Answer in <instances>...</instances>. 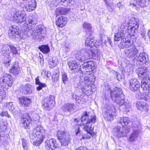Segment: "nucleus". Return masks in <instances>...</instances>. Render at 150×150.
Returning a JSON list of instances; mask_svg holds the SVG:
<instances>
[{
    "mask_svg": "<svg viewBox=\"0 0 150 150\" xmlns=\"http://www.w3.org/2000/svg\"><path fill=\"white\" fill-rule=\"evenodd\" d=\"M91 78L89 75V72L84 74L82 76H81L79 82L78 83L79 86H83L81 89L82 93L87 96L86 97H85L86 99L88 96L92 94L93 92L91 86L89 85L93 84L94 83L95 81V76H93ZM84 95L83 94V95Z\"/></svg>",
    "mask_w": 150,
    "mask_h": 150,
    "instance_id": "obj_1",
    "label": "nucleus"
},
{
    "mask_svg": "<svg viewBox=\"0 0 150 150\" xmlns=\"http://www.w3.org/2000/svg\"><path fill=\"white\" fill-rule=\"evenodd\" d=\"M69 68L75 73L79 72L80 73L86 72L88 73L92 70L93 67L94 63L92 61L84 62L81 65L77 64L76 60H71L67 62Z\"/></svg>",
    "mask_w": 150,
    "mask_h": 150,
    "instance_id": "obj_2",
    "label": "nucleus"
},
{
    "mask_svg": "<svg viewBox=\"0 0 150 150\" xmlns=\"http://www.w3.org/2000/svg\"><path fill=\"white\" fill-rule=\"evenodd\" d=\"M109 90L110 93V96L112 100L115 103L119 104L120 107L123 108L124 111H127V109L130 106L128 103L125 102L124 96L122 94V91L121 88L115 87L112 90H111L109 88L108 91Z\"/></svg>",
    "mask_w": 150,
    "mask_h": 150,
    "instance_id": "obj_3",
    "label": "nucleus"
},
{
    "mask_svg": "<svg viewBox=\"0 0 150 150\" xmlns=\"http://www.w3.org/2000/svg\"><path fill=\"white\" fill-rule=\"evenodd\" d=\"M1 53L3 55L8 58L7 61L4 62L5 66L7 67L11 64V58L12 57H17L20 54L16 47L11 44L3 45Z\"/></svg>",
    "mask_w": 150,
    "mask_h": 150,
    "instance_id": "obj_4",
    "label": "nucleus"
},
{
    "mask_svg": "<svg viewBox=\"0 0 150 150\" xmlns=\"http://www.w3.org/2000/svg\"><path fill=\"white\" fill-rule=\"evenodd\" d=\"M45 135V131L42 127L40 125L37 126L30 134V141L31 142H33L34 145L38 146L43 142Z\"/></svg>",
    "mask_w": 150,
    "mask_h": 150,
    "instance_id": "obj_5",
    "label": "nucleus"
},
{
    "mask_svg": "<svg viewBox=\"0 0 150 150\" xmlns=\"http://www.w3.org/2000/svg\"><path fill=\"white\" fill-rule=\"evenodd\" d=\"M103 116L107 120L110 121L113 119L114 115H115V108L112 104L109 102L106 103L103 107Z\"/></svg>",
    "mask_w": 150,
    "mask_h": 150,
    "instance_id": "obj_6",
    "label": "nucleus"
},
{
    "mask_svg": "<svg viewBox=\"0 0 150 150\" xmlns=\"http://www.w3.org/2000/svg\"><path fill=\"white\" fill-rule=\"evenodd\" d=\"M129 25L128 26L127 33L131 36H134L139 26V20L137 18H133L129 21Z\"/></svg>",
    "mask_w": 150,
    "mask_h": 150,
    "instance_id": "obj_7",
    "label": "nucleus"
},
{
    "mask_svg": "<svg viewBox=\"0 0 150 150\" xmlns=\"http://www.w3.org/2000/svg\"><path fill=\"white\" fill-rule=\"evenodd\" d=\"M37 20L36 19H32V18H29L28 21L26 22V24L27 26L25 30V33L27 35L30 37L32 36L33 38V36L35 35L34 32L35 31V30H33L32 29L37 23Z\"/></svg>",
    "mask_w": 150,
    "mask_h": 150,
    "instance_id": "obj_8",
    "label": "nucleus"
},
{
    "mask_svg": "<svg viewBox=\"0 0 150 150\" xmlns=\"http://www.w3.org/2000/svg\"><path fill=\"white\" fill-rule=\"evenodd\" d=\"M0 79V86L2 88H7L11 86L13 83V79L11 76L8 74H4Z\"/></svg>",
    "mask_w": 150,
    "mask_h": 150,
    "instance_id": "obj_9",
    "label": "nucleus"
},
{
    "mask_svg": "<svg viewBox=\"0 0 150 150\" xmlns=\"http://www.w3.org/2000/svg\"><path fill=\"white\" fill-rule=\"evenodd\" d=\"M57 136L62 146H66L70 142L69 135L66 134L63 132L58 130Z\"/></svg>",
    "mask_w": 150,
    "mask_h": 150,
    "instance_id": "obj_10",
    "label": "nucleus"
},
{
    "mask_svg": "<svg viewBox=\"0 0 150 150\" xmlns=\"http://www.w3.org/2000/svg\"><path fill=\"white\" fill-rule=\"evenodd\" d=\"M96 116H92L86 123H83V129L86 131L87 133L92 135L93 131V127H92V123H94L96 121Z\"/></svg>",
    "mask_w": 150,
    "mask_h": 150,
    "instance_id": "obj_11",
    "label": "nucleus"
},
{
    "mask_svg": "<svg viewBox=\"0 0 150 150\" xmlns=\"http://www.w3.org/2000/svg\"><path fill=\"white\" fill-rule=\"evenodd\" d=\"M148 61L149 57L147 54L144 53H142L138 55L137 54L133 59V62L134 65L138 66L140 65L141 62L145 63Z\"/></svg>",
    "mask_w": 150,
    "mask_h": 150,
    "instance_id": "obj_12",
    "label": "nucleus"
},
{
    "mask_svg": "<svg viewBox=\"0 0 150 150\" xmlns=\"http://www.w3.org/2000/svg\"><path fill=\"white\" fill-rule=\"evenodd\" d=\"M35 31L34 32L35 35L33 36V39L38 41L42 40L45 34V30L42 26L40 25L37 27Z\"/></svg>",
    "mask_w": 150,
    "mask_h": 150,
    "instance_id": "obj_13",
    "label": "nucleus"
},
{
    "mask_svg": "<svg viewBox=\"0 0 150 150\" xmlns=\"http://www.w3.org/2000/svg\"><path fill=\"white\" fill-rule=\"evenodd\" d=\"M31 117L29 114L24 113L21 117L20 124L25 129L28 128L31 123Z\"/></svg>",
    "mask_w": 150,
    "mask_h": 150,
    "instance_id": "obj_14",
    "label": "nucleus"
},
{
    "mask_svg": "<svg viewBox=\"0 0 150 150\" xmlns=\"http://www.w3.org/2000/svg\"><path fill=\"white\" fill-rule=\"evenodd\" d=\"M114 131L117 133V136L118 138L122 137H126L127 134L129 133L128 128L127 127L124 125L119 126L114 129Z\"/></svg>",
    "mask_w": 150,
    "mask_h": 150,
    "instance_id": "obj_15",
    "label": "nucleus"
},
{
    "mask_svg": "<svg viewBox=\"0 0 150 150\" xmlns=\"http://www.w3.org/2000/svg\"><path fill=\"white\" fill-rule=\"evenodd\" d=\"M129 87L131 90L134 92L136 91L139 96L140 94V83L135 78L129 80Z\"/></svg>",
    "mask_w": 150,
    "mask_h": 150,
    "instance_id": "obj_16",
    "label": "nucleus"
},
{
    "mask_svg": "<svg viewBox=\"0 0 150 150\" xmlns=\"http://www.w3.org/2000/svg\"><path fill=\"white\" fill-rule=\"evenodd\" d=\"M54 98L53 96H50L44 99L42 102V105L46 110H50L54 107L55 103L53 100Z\"/></svg>",
    "mask_w": 150,
    "mask_h": 150,
    "instance_id": "obj_17",
    "label": "nucleus"
},
{
    "mask_svg": "<svg viewBox=\"0 0 150 150\" xmlns=\"http://www.w3.org/2000/svg\"><path fill=\"white\" fill-rule=\"evenodd\" d=\"M13 18L18 23L24 22L26 20V14L24 11L16 10L14 12Z\"/></svg>",
    "mask_w": 150,
    "mask_h": 150,
    "instance_id": "obj_18",
    "label": "nucleus"
},
{
    "mask_svg": "<svg viewBox=\"0 0 150 150\" xmlns=\"http://www.w3.org/2000/svg\"><path fill=\"white\" fill-rule=\"evenodd\" d=\"M86 52V48H84L80 51H77L76 55V59L81 62L88 59V55Z\"/></svg>",
    "mask_w": 150,
    "mask_h": 150,
    "instance_id": "obj_19",
    "label": "nucleus"
},
{
    "mask_svg": "<svg viewBox=\"0 0 150 150\" xmlns=\"http://www.w3.org/2000/svg\"><path fill=\"white\" fill-rule=\"evenodd\" d=\"M139 77L140 79H142L144 80L149 74V71L146 67H142L138 68L136 70Z\"/></svg>",
    "mask_w": 150,
    "mask_h": 150,
    "instance_id": "obj_20",
    "label": "nucleus"
},
{
    "mask_svg": "<svg viewBox=\"0 0 150 150\" xmlns=\"http://www.w3.org/2000/svg\"><path fill=\"white\" fill-rule=\"evenodd\" d=\"M132 47L127 48L125 50V54L126 56L129 58H132L135 57L138 54V51L135 46H132Z\"/></svg>",
    "mask_w": 150,
    "mask_h": 150,
    "instance_id": "obj_21",
    "label": "nucleus"
},
{
    "mask_svg": "<svg viewBox=\"0 0 150 150\" xmlns=\"http://www.w3.org/2000/svg\"><path fill=\"white\" fill-rule=\"evenodd\" d=\"M127 37V33L125 31H119L117 33L115 34L114 41H121V42H122V41H125V38Z\"/></svg>",
    "mask_w": 150,
    "mask_h": 150,
    "instance_id": "obj_22",
    "label": "nucleus"
},
{
    "mask_svg": "<svg viewBox=\"0 0 150 150\" xmlns=\"http://www.w3.org/2000/svg\"><path fill=\"white\" fill-rule=\"evenodd\" d=\"M87 53H88L89 59H96V58H99L101 52L98 50H91L89 48L87 49Z\"/></svg>",
    "mask_w": 150,
    "mask_h": 150,
    "instance_id": "obj_23",
    "label": "nucleus"
},
{
    "mask_svg": "<svg viewBox=\"0 0 150 150\" xmlns=\"http://www.w3.org/2000/svg\"><path fill=\"white\" fill-rule=\"evenodd\" d=\"M98 42L95 39V38H91V37L87 38L85 42V47H90V48L92 47H95L98 48Z\"/></svg>",
    "mask_w": 150,
    "mask_h": 150,
    "instance_id": "obj_24",
    "label": "nucleus"
},
{
    "mask_svg": "<svg viewBox=\"0 0 150 150\" xmlns=\"http://www.w3.org/2000/svg\"><path fill=\"white\" fill-rule=\"evenodd\" d=\"M45 143L46 148L49 150H53L58 146L56 139H54L46 140Z\"/></svg>",
    "mask_w": 150,
    "mask_h": 150,
    "instance_id": "obj_25",
    "label": "nucleus"
},
{
    "mask_svg": "<svg viewBox=\"0 0 150 150\" xmlns=\"http://www.w3.org/2000/svg\"><path fill=\"white\" fill-rule=\"evenodd\" d=\"M132 125L133 132L130 136L129 138V140L130 142H134L137 139L139 133V130L138 129V128L137 127V125L133 123Z\"/></svg>",
    "mask_w": 150,
    "mask_h": 150,
    "instance_id": "obj_26",
    "label": "nucleus"
},
{
    "mask_svg": "<svg viewBox=\"0 0 150 150\" xmlns=\"http://www.w3.org/2000/svg\"><path fill=\"white\" fill-rule=\"evenodd\" d=\"M20 30L17 26L16 25L12 26L10 28L8 32V36L11 39H14L15 38L16 35L19 34Z\"/></svg>",
    "mask_w": 150,
    "mask_h": 150,
    "instance_id": "obj_27",
    "label": "nucleus"
},
{
    "mask_svg": "<svg viewBox=\"0 0 150 150\" xmlns=\"http://www.w3.org/2000/svg\"><path fill=\"white\" fill-rule=\"evenodd\" d=\"M36 6V1L35 0H30L24 4L23 7L28 11L33 10Z\"/></svg>",
    "mask_w": 150,
    "mask_h": 150,
    "instance_id": "obj_28",
    "label": "nucleus"
},
{
    "mask_svg": "<svg viewBox=\"0 0 150 150\" xmlns=\"http://www.w3.org/2000/svg\"><path fill=\"white\" fill-rule=\"evenodd\" d=\"M75 105L73 103H65L62 107V110L64 112H73L75 109Z\"/></svg>",
    "mask_w": 150,
    "mask_h": 150,
    "instance_id": "obj_29",
    "label": "nucleus"
},
{
    "mask_svg": "<svg viewBox=\"0 0 150 150\" xmlns=\"http://www.w3.org/2000/svg\"><path fill=\"white\" fill-rule=\"evenodd\" d=\"M137 109L142 111L147 112L149 109V106L146 103L143 101H137L136 103Z\"/></svg>",
    "mask_w": 150,
    "mask_h": 150,
    "instance_id": "obj_30",
    "label": "nucleus"
},
{
    "mask_svg": "<svg viewBox=\"0 0 150 150\" xmlns=\"http://www.w3.org/2000/svg\"><path fill=\"white\" fill-rule=\"evenodd\" d=\"M71 96L72 99L75 100L76 102L80 104H83L84 103L86 102V100L85 97H87L85 95H81L80 97H79L78 96L76 95L74 93H71Z\"/></svg>",
    "mask_w": 150,
    "mask_h": 150,
    "instance_id": "obj_31",
    "label": "nucleus"
},
{
    "mask_svg": "<svg viewBox=\"0 0 150 150\" xmlns=\"http://www.w3.org/2000/svg\"><path fill=\"white\" fill-rule=\"evenodd\" d=\"M21 70L22 68L18 66V62H15L10 69V72L14 75L17 76L20 73Z\"/></svg>",
    "mask_w": 150,
    "mask_h": 150,
    "instance_id": "obj_32",
    "label": "nucleus"
},
{
    "mask_svg": "<svg viewBox=\"0 0 150 150\" xmlns=\"http://www.w3.org/2000/svg\"><path fill=\"white\" fill-rule=\"evenodd\" d=\"M20 103L23 106L27 107L29 106L31 102V100L26 97L22 96L19 99Z\"/></svg>",
    "mask_w": 150,
    "mask_h": 150,
    "instance_id": "obj_33",
    "label": "nucleus"
},
{
    "mask_svg": "<svg viewBox=\"0 0 150 150\" xmlns=\"http://www.w3.org/2000/svg\"><path fill=\"white\" fill-rule=\"evenodd\" d=\"M125 41L120 42V43L118 45L119 47L122 49L124 48L128 47V48L132 47V46H134L130 42V41L129 39L127 37L125 38Z\"/></svg>",
    "mask_w": 150,
    "mask_h": 150,
    "instance_id": "obj_34",
    "label": "nucleus"
},
{
    "mask_svg": "<svg viewBox=\"0 0 150 150\" xmlns=\"http://www.w3.org/2000/svg\"><path fill=\"white\" fill-rule=\"evenodd\" d=\"M67 21V19L66 17L61 16L58 18L56 23L58 27L62 28L65 26Z\"/></svg>",
    "mask_w": 150,
    "mask_h": 150,
    "instance_id": "obj_35",
    "label": "nucleus"
},
{
    "mask_svg": "<svg viewBox=\"0 0 150 150\" xmlns=\"http://www.w3.org/2000/svg\"><path fill=\"white\" fill-rule=\"evenodd\" d=\"M141 87L144 91L148 89L149 93L150 95V77L146 81L142 80V81Z\"/></svg>",
    "mask_w": 150,
    "mask_h": 150,
    "instance_id": "obj_36",
    "label": "nucleus"
},
{
    "mask_svg": "<svg viewBox=\"0 0 150 150\" xmlns=\"http://www.w3.org/2000/svg\"><path fill=\"white\" fill-rule=\"evenodd\" d=\"M33 90V88L30 83L26 84L23 88V92L25 94H28L32 93Z\"/></svg>",
    "mask_w": 150,
    "mask_h": 150,
    "instance_id": "obj_37",
    "label": "nucleus"
},
{
    "mask_svg": "<svg viewBox=\"0 0 150 150\" xmlns=\"http://www.w3.org/2000/svg\"><path fill=\"white\" fill-rule=\"evenodd\" d=\"M35 83L36 85H38L36 87V89L38 91L42 90V88L45 87L47 86L45 83H42L40 81L39 77V76H37L35 79Z\"/></svg>",
    "mask_w": 150,
    "mask_h": 150,
    "instance_id": "obj_38",
    "label": "nucleus"
},
{
    "mask_svg": "<svg viewBox=\"0 0 150 150\" xmlns=\"http://www.w3.org/2000/svg\"><path fill=\"white\" fill-rule=\"evenodd\" d=\"M67 11L64 7H60L57 8L55 11L56 16H58L59 15H64L66 14Z\"/></svg>",
    "mask_w": 150,
    "mask_h": 150,
    "instance_id": "obj_39",
    "label": "nucleus"
},
{
    "mask_svg": "<svg viewBox=\"0 0 150 150\" xmlns=\"http://www.w3.org/2000/svg\"><path fill=\"white\" fill-rule=\"evenodd\" d=\"M58 59L55 57H53L50 58H49L48 60V63L50 65V67H53L57 65L58 62Z\"/></svg>",
    "mask_w": 150,
    "mask_h": 150,
    "instance_id": "obj_40",
    "label": "nucleus"
},
{
    "mask_svg": "<svg viewBox=\"0 0 150 150\" xmlns=\"http://www.w3.org/2000/svg\"><path fill=\"white\" fill-rule=\"evenodd\" d=\"M38 49L44 54H47L50 52V50L49 45H42L38 47Z\"/></svg>",
    "mask_w": 150,
    "mask_h": 150,
    "instance_id": "obj_41",
    "label": "nucleus"
},
{
    "mask_svg": "<svg viewBox=\"0 0 150 150\" xmlns=\"http://www.w3.org/2000/svg\"><path fill=\"white\" fill-rule=\"evenodd\" d=\"M83 26L86 30V34L88 35H91V27L90 24L84 23L83 25Z\"/></svg>",
    "mask_w": 150,
    "mask_h": 150,
    "instance_id": "obj_42",
    "label": "nucleus"
},
{
    "mask_svg": "<svg viewBox=\"0 0 150 150\" xmlns=\"http://www.w3.org/2000/svg\"><path fill=\"white\" fill-rule=\"evenodd\" d=\"M129 122V118L127 117H124L120 118V123L119 124H121V126L124 125L126 126L125 125H127Z\"/></svg>",
    "mask_w": 150,
    "mask_h": 150,
    "instance_id": "obj_43",
    "label": "nucleus"
},
{
    "mask_svg": "<svg viewBox=\"0 0 150 150\" xmlns=\"http://www.w3.org/2000/svg\"><path fill=\"white\" fill-rule=\"evenodd\" d=\"M80 121V119L79 120L76 118L74 119V122L77 124V125H76L74 127V131L76 135H77L80 132V129L79 125V122Z\"/></svg>",
    "mask_w": 150,
    "mask_h": 150,
    "instance_id": "obj_44",
    "label": "nucleus"
},
{
    "mask_svg": "<svg viewBox=\"0 0 150 150\" xmlns=\"http://www.w3.org/2000/svg\"><path fill=\"white\" fill-rule=\"evenodd\" d=\"M61 79L62 82L65 84H66L69 81V78L67 74L64 71L61 73Z\"/></svg>",
    "mask_w": 150,
    "mask_h": 150,
    "instance_id": "obj_45",
    "label": "nucleus"
},
{
    "mask_svg": "<svg viewBox=\"0 0 150 150\" xmlns=\"http://www.w3.org/2000/svg\"><path fill=\"white\" fill-rule=\"evenodd\" d=\"M4 106L5 107L6 109H8L9 111H11L12 112H13V111L14 109V107L12 103L9 102L5 103L4 104Z\"/></svg>",
    "mask_w": 150,
    "mask_h": 150,
    "instance_id": "obj_46",
    "label": "nucleus"
},
{
    "mask_svg": "<svg viewBox=\"0 0 150 150\" xmlns=\"http://www.w3.org/2000/svg\"><path fill=\"white\" fill-rule=\"evenodd\" d=\"M90 117L89 118L88 117V115L86 112H85L83 113V115L82 117L80 120L82 122H84L85 121L88 120L89 119H90Z\"/></svg>",
    "mask_w": 150,
    "mask_h": 150,
    "instance_id": "obj_47",
    "label": "nucleus"
},
{
    "mask_svg": "<svg viewBox=\"0 0 150 150\" xmlns=\"http://www.w3.org/2000/svg\"><path fill=\"white\" fill-rule=\"evenodd\" d=\"M22 146L24 150H28L29 145L28 141L23 138L22 139Z\"/></svg>",
    "mask_w": 150,
    "mask_h": 150,
    "instance_id": "obj_48",
    "label": "nucleus"
},
{
    "mask_svg": "<svg viewBox=\"0 0 150 150\" xmlns=\"http://www.w3.org/2000/svg\"><path fill=\"white\" fill-rule=\"evenodd\" d=\"M59 71H57L53 74L52 77V81L54 83L57 82L59 79Z\"/></svg>",
    "mask_w": 150,
    "mask_h": 150,
    "instance_id": "obj_49",
    "label": "nucleus"
},
{
    "mask_svg": "<svg viewBox=\"0 0 150 150\" xmlns=\"http://www.w3.org/2000/svg\"><path fill=\"white\" fill-rule=\"evenodd\" d=\"M6 96V93L3 89H0V103L4 99Z\"/></svg>",
    "mask_w": 150,
    "mask_h": 150,
    "instance_id": "obj_50",
    "label": "nucleus"
},
{
    "mask_svg": "<svg viewBox=\"0 0 150 150\" xmlns=\"http://www.w3.org/2000/svg\"><path fill=\"white\" fill-rule=\"evenodd\" d=\"M138 98L144 99L145 100H147L148 99V96L145 93H142V94H139V96L138 95Z\"/></svg>",
    "mask_w": 150,
    "mask_h": 150,
    "instance_id": "obj_51",
    "label": "nucleus"
},
{
    "mask_svg": "<svg viewBox=\"0 0 150 150\" xmlns=\"http://www.w3.org/2000/svg\"><path fill=\"white\" fill-rule=\"evenodd\" d=\"M127 24L125 23H122L120 28V31H125L126 32V29L128 28V27L127 25Z\"/></svg>",
    "mask_w": 150,
    "mask_h": 150,
    "instance_id": "obj_52",
    "label": "nucleus"
},
{
    "mask_svg": "<svg viewBox=\"0 0 150 150\" xmlns=\"http://www.w3.org/2000/svg\"><path fill=\"white\" fill-rule=\"evenodd\" d=\"M71 0H61V4L65 6L69 5Z\"/></svg>",
    "mask_w": 150,
    "mask_h": 150,
    "instance_id": "obj_53",
    "label": "nucleus"
},
{
    "mask_svg": "<svg viewBox=\"0 0 150 150\" xmlns=\"http://www.w3.org/2000/svg\"><path fill=\"white\" fill-rule=\"evenodd\" d=\"M124 71L125 72L131 73H132L133 71V69L131 68L129 66H126L124 68Z\"/></svg>",
    "mask_w": 150,
    "mask_h": 150,
    "instance_id": "obj_54",
    "label": "nucleus"
},
{
    "mask_svg": "<svg viewBox=\"0 0 150 150\" xmlns=\"http://www.w3.org/2000/svg\"><path fill=\"white\" fill-rule=\"evenodd\" d=\"M114 74L116 76L117 79L119 81H120L122 79V77L121 75L117 71H114Z\"/></svg>",
    "mask_w": 150,
    "mask_h": 150,
    "instance_id": "obj_55",
    "label": "nucleus"
},
{
    "mask_svg": "<svg viewBox=\"0 0 150 150\" xmlns=\"http://www.w3.org/2000/svg\"><path fill=\"white\" fill-rule=\"evenodd\" d=\"M143 1H142V0H140V1L139 0L136 1V4L138 6H140L142 7H144V3H143Z\"/></svg>",
    "mask_w": 150,
    "mask_h": 150,
    "instance_id": "obj_56",
    "label": "nucleus"
},
{
    "mask_svg": "<svg viewBox=\"0 0 150 150\" xmlns=\"http://www.w3.org/2000/svg\"><path fill=\"white\" fill-rule=\"evenodd\" d=\"M105 4L107 5V6L110 8L111 10H110V11L111 12H112L114 11L113 8H112L111 6H110L109 5V1L107 0H104Z\"/></svg>",
    "mask_w": 150,
    "mask_h": 150,
    "instance_id": "obj_57",
    "label": "nucleus"
},
{
    "mask_svg": "<svg viewBox=\"0 0 150 150\" xmlns=\"http://www.w3.org/2000/svg\"><path fill=\"white\" fill-rule=\"evenodd\" d=\"M1 115L3 116H5L8 117H10V115H8V112L7 111L2 112L1 114Z\"/></svg>",
    "mask_w": 150,
    "mask_h": 150,
    "instance_id": "obj_58",
    "label": "nucleus"
},
{
    "mask_svg": "<svg viewBox=\"0 0 150 150\" xmlns=\"http://www.w3.org/2000/svg\"><path fill=\"white\" fill-rule=\"evenodd\" d=\"M44 73H45V75H44V76H46L48 77H49V74H50V72H48L46 71H43L42 72V75Z\"/></svg>",
    "mask_w": 150,
    "mask_h": 150,
    "instance_id": "obj_59",
    "label": "nucleus"
},
{
    "mask_svg": "<svg viewBox=\"0 0 150 150\" xmlns=\"http://www.w3.org/2000/svg\"><path fill=\"white\" fill-rule=\"evenodd\" d=\"M107 39L108 42L109 43L110 45L112 46V43L110 39L108 37Z\"/></svg>",
    "mask_w": 150,
    "mask_h": 150,
    "instance_id": "obj_60",
    "label": "nucleus"
},
{
    "mask_svg": "<svg viewBox=\"0 0 150 150\" xmlns=\"http://www.w3.org/2000/svg\"><path fill=\"white\" fill-rule=\"evenodd\" d=\"M130 6H132V7H135L136 8V6H137V5L136 4L134 3H132L130 4Z\"/></svg>",
    "mask_w": 150,
    "mask_h": 150,
    "instance_id": "obj_61",
    "label": "nucleus"
},
{
    "mask_svg": "<svg viewBox=\"0 0 150 150\" xmlns=\"http://www.w3.org/2000/svg\"><path fill=\"white\" fill-rule=\"evenodd\" d=\"M145 33L144 32H143L142 33L141 35L143 38H144L145 37Z\"/></svg>",
    "mask_w": 150,
    "mask_h": 150,
    "instance_id": "obj_62",
    "label": "nucleus"
},
{
    "mask_svg": "<svg viewBox=\"0 0 150 150\" xmlns=\"http://www.w3.org/2000/svg\"><path fill=\"white\" fill-rule=\"evenodd\" d=\"M147 34L150 40V30L148 31Z\"/></svg>",
    "mask_w": 150,
    "mask_h": 150,
    "instance_id": "obj_63",
    "label": "nucleus"
},
{
    "mask_svg": "<svg viewBox=\"0 0 150 150\" xmlns=\"http://www.w3.org/2000/svg\"><path fill=\"white\" fill-rule=\"evenodd\" d=\"M117 6L119 7V8H120V6H121V3L120 2H119L117 4Z\"/></svg>",
    "mask_w": 150,
    "mask_h": 150,
    "instance_id": "obj_64",
    "label": "nucleus"
}]
</instances>
